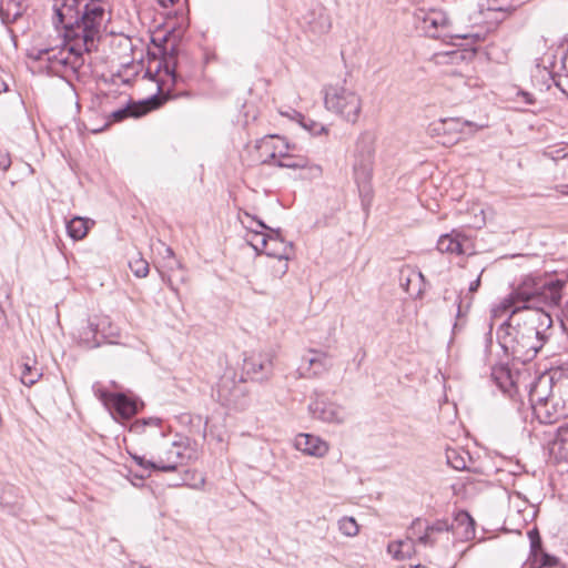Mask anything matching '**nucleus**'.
<instances>
[{
	"instance_id": "1",
	"label": "nucleus",
	"mask_w": 568,
	"mask_h": 568,
	"mask_svg": "<svg viewBox=\"0 0 568 568\" xmlns=\"http://www.w3.org/2000/svg\"><path fill=\"white\" fill-rule=\"evenodd\" d=\"M52 23L62 30L67 51L50 72L69 79L75 77L84 64V53L98 48V43L111 20L109 0H53Z\"/></svg>"
},
{
	"instance_id": "2",
	"label": "nucleus",
	"mask_w": 568,
	"mask_h": 568,
	"mask_svg": "<svg viewBox=\"0 0 568 568\" xmlns=\"http://www.w3.org/2000/svg\"><path fill=\"white\" fill-rule=\"evenodd\" d=\"M531 361L532 356L521 355L520 351L515 348L511 368L499 365L491 369V378L504 393L509 394L510 398L517 403V410L525 422L528 419L527 412L532 409Z\"/></svg>"
},
{
	"instance_id": "3",
	"label": "nucleus",
	"mask_w": 568,
	"mask_h": 568,
	"mask_svg": "<svg viewBox=\"0 0 568 568\" xmlns=\"http://www.w3.org/2000/svg\"><path fill=\"white\" fill-rule=\"evenodd\" d=\"M375 144L376 138L372 132H362L356 140L353 154L354 179L363 206H368L373 197L371 181L375 160Z\"/></svg>"
},
{
	"instance_id": "4",
	"label": "nucleus",
	"mask_w": 568,
	"mask_h": 568,
	"mask_svg": "<svg viewBox=\"0 0 568 568\" xmlns=\"http://www.w3.org/2000/svg\"><path fill=\"white\" fill-rule=\"evenodd\" d=\"M323 93L327 111L348 123H357L362 113L363 99L353 85L344 80L325 85Z\"/></svg>"
},
{
	"instance_id": "5",
	"label": "nucleus",
	"mask_w": 568,
	"mask_h": 568,
	"mask_svg": "<svg viewBox=\"0 0 568 568\" xmlns=\"http://www.w3.org/2000/svg\"><path fill=\"white\" fill-rule=\"evenodd\" d=\"M532 301V277L526 276L525 280L500 303L491 308V321H497L504 316L507 320L501 323V326H509L520 333L521 322L519 315L523 311L531 308L530 302Z\"/></svg>"
},
{
	"instance_id": "6",
	"label": "nucleus",
	"mask_w": 568,
	"mask_h": 568,
	"mask_svg": "<svg viewBox=\"0 0 568 568\" xmlns=\"http://www.w3.org/2000/svg\"><path fill=\"white\" fill-rule=\"evenodd\" d=\"M532 301V277L526 276L525 280L500 303L491 308V321H497L504 316L507 320L501 323V326H509L520 333L521 322L519 315L523 311L531 308L530 302Z\"/></svg>"
},
{
	"instance_id": "7",
	"label": "nucleus",
	"mask_w": 568,
	"mask_h": 568,
	"mask_svg": "<svg viewBox=\"0 0 568 568\" xmlns=\"http://www.w3.org/2000/svg\"><path fill=\"white\" fill-rule=\"evenodd\" d=\"M187 60V55L185 53L178 54L174 47L170 50H168V47L163 48L160 69H163L166 80H161L159 83V92L166 100L179 97L180 93L173 92L172 87L191 75Z\"/></svg>"
},
{
	"instance_id": "8",
	"label": "nucleus",
	"mask_w": 568,
	"mask_h": 568,
	"mask_svg": "<svg viewBox=\"0 0 568 568\" xmlns=\"http://www.w3.org/2000/svg\"><path fill=\"white\" fill-rule=\"evenodd\" d=\"M483 128L485 125H478L459 118H445L432 122L428 126V133L430 136L437 138L443 145L450 146L463 140L465 135L477 132Z\"/></svg>"
},
{
	"instance_id": "9",
	"label": "nucleus",
	"mask_w": 568,
	"mask_h": 568,
	"mask_svg": "<svg viewBox=\"0 0 568 568\" xmlns=\"http://www.w3.org/2000/svg\"><path fill=\"white\" fill-rule=\"evenodd\" d=\"M567 288L568 281L564 275L535 274V306H558L562 296L567 294Z\"/></svg>"
},
{
	"instance_id": "10",
	"label": "nucleus",
	"mask_w": 568,
	"mask_h": 568,
	"mask_svg": "<svg viewBox=\"0 0 568 568\" xmlns=\"http://www.w3.org/2000/svg\"><path fill=\"white\" fill-rule=\"evenodd\" d=\"M234 369H226L216 384L215 395L223 406L244 409L247 405V389L244 381H237Z\"/></svg>"
},
{
	"instance_id": "11",
	"label": "nucleus",
	"mask_w": 568,
	"mask_h": 568,
	"mask_svg": "<svg viewBox=\"0 0 568 568\" xmlns=\"http://www.w3.org/2000/svg\"><path fill=\"white\" fill-rule=\"evenodd\" d=\"M114 336H118V328L108 316L89 318L87 326L80 332L81 341L90 348L98 347Z\"/></svg>"
},
{
	"instance_id": "12",
	"label": "nucleus",
	"mask_w": 568,
	"mask_h": 568,
	"mask_svg": "<svg viewBox=\"0 0 568 568\" xmlns=\"http://www.w3.org/2000/svg\"><path fill=\"white\" fill-rule=\"evenodd\" d=\"M418 28L429 38L439 39L448 36L449 20L442 10L430 9L425 11L419 9L415 13Z\"/></svg>"
},
{
	"instance_id": "13",
	"label": "nucleus",
	"mask_w": 568,
	"mask_h": 568,
	"mask_svg": "<svg viewBox=\"0 0 568 568\" xmlns=\"http://www.w3.org/2000/svg\"><path fill=\"white\" fill-rule=\"evenodd\" d=\"M256 149L262 164L276 166V161L285 156L288 151L295 150V145H291L284 136L270 134L257 140Z\"/></svg>"
},
{
	"instance_id": "14",
	"label": "nucleus",
	"mask_w": 568,
	"mask_h": 568,
	"mask_svg": "<svg viewBox=\"0 0 568 568\" xmlns=\"http://www.w3.org/2000/svg\"><path fill=\"white\" fill-rule=\"evenodd\" d=\"M332 367V356L327 352L310 348L302 357L297 372L301 377L314 378L328 372Z\"/></svg>"
},
{
	"instance_id": "15",
	"label": "nucleus",
	"mask_w": 568,
	"mask_h": 568,
	"mask_svg": "<svg viewBox=\"0 0 568 568\" xmlns=\"http://www.w3.org/2000/svg\"><path fill=\"white\" fill-rule=\"evenodd\" d=\"M243 373L256 382L268 379L273 374V354L270 352L253 353L245 357Z\"/></svg>"
},
{
	"instance_id": "16",
	"label": "nucleus",
	"mask_w": 568,
	"mask_h": 568,
	"mask_svg": "<svg viewBox=\"0 0 568 568\" xmlns=\"http://www.w3.org/2000/svg\"><path fill=\"white\" fill-rule=\"evenodd\" d=\"M294 151H288L285 156L276 161V166L298 170V176L302 180H313L322 176L323 171L318 164L312 163L305 155L295 154Z\"/></svg>"
},
{
	"instance_id": "17",
	"label": "nucleus",
	"mask_w": 568,
	"mask_h": 568,
	"mask_svg": "<svg viewBox=\"0 0 568 568\" xmlns=\"http://www.w3.org/2000/svg\"><path fill=\"white\" fill-rule=\"evenodd\" d=\"M308 409L314 418L326 423L341 424L346 417V413L342 406L323 398L312 400L308 405Z\"/></svg>"
},
{
	"instance_id": "18",
	"label": "nucleus",
	"mask_w": 568,
	"mask_h": 568,
	"mask_svg": "<svg viewBox=\"0 0 568 568\" xmlns=\"http://www.w3.org/2000/svg\"><path fill=\"white\" fill-rule=\"evenodd\" d=\"M469 237L458 230L443 234L437 241V250L442 253L463 255L468 252Z\"/></svg>"
},
{
	"instance_id": "19",
	"label": "nucleus",
	"mask_w": 568,
	"mask_h": 568,
	"mask_svg": "<svg viewBox=\"0 0 568 568\" xmlns=\"http://www.w3.org/2000/svg\"><path fill=\"white\" fill-rule=\"evenodd\" d=\"M183 458V447L178 442H172L163 454L155 456L158 469L163 473L175 471L182 464Z\"/></svg>"
},
{
	"instance_id": "20",
	"label": "nucleus",
	"mask_w": 568,
	"mask_h": 568,
	"mask_svg": "<svg viewBox=\"0 0 568 568\" xmlns=\"http://www.w3.org/2000/svg\"><path fill=\"white\" fill-rule=\"evenodd\" d=\"M537 373L538 375L535 377V402L550 399L555 379L560 375V372L554 367H545Z\"/></svg>"
},
{
	"instance_id": "21",
	"label": "nucleus",
	"mask_w": 568,
	"mask_h": 568,
	"mask_svg": "<svg viewBox=\"0 0 568 568\" xmlns=\"http://www.w3.org/2000/svg\"><path fill=\"white\" fill-rule=\"evenodd\" d=\"M253 221H255V223L257 224V226L262 230H267L268 233L265 234L261 231H255L254 232V236L260 239V244H253V248L257 252V253H264L265 255L268 256V253H270V248L272 247H278V244L275 242V240L277 241H281V242H286L283 236H282V233H281V230H273L271 227H268L263 221L261 220H255L254 217H252Z\"/></svg>"
},
{
	"instance_id": "22",
	"label": "nucleus",
	"mask_w": 568,
	"mask_h": 568,
	"mask_svg": "<svg viewBox=\"0 0 568 568\" xmlns=\"http://www.w3.org/2000/svg\"><path fill=\"white\" fill-rule=\"evenodd\" d=\"M294 446L302 453L315 457H323L328 452L326 442L311 434H298L294 439Z\"/></svg>"
},
{
	"instance_id": "23",
	"label": "nucleus",
	"mask_w": 568,
	"mask_h": 568,
	"mask_svg": "<svg viewBox=\"0 0 568 568\" xmlns=\"http://www.w3.org/2000/svg\"><path fill=\"white\" fill-rule=\"evenodd\" d=\"M546 449L555 463H568V426L558 428Z\"/></svg>"
},
{
	"instance_id": "24",
	"label": "nucleus",
	"mask_w": 568,
	"mask_h": 568,
	"mask_svg": "<svg viewBox=\"0 0 568 568\" xmlns=\"http://www.w3.org/2000/svg\"><path fill=\"white\" fill-rule=\"evenodd\" d=\"M278 247L270 248L268 256L275 260V264L272 265L273 274L276 277H282L288 270V260L293 252V244L291 242H281L275 240Z\"/></svg>"
},
{
	"instance_id": "25",
	"label": "nucleus",
	"mask_w": 568,
	"mask_h": 568,
	"mask_svg": "<svg viewBox=\"0 0 568 568\" xmlns=\"http://www.w3.org/2000/svg\"><path fill=\"white\" fill-rule=\"evenodd\" d=\"M453 534L460 540L475 537V520L466 510H459L450 523Z\"/></svg>"
},
{
	"instance_id": "26",
	"label": "nucleus",
	"mask_w": 568,
	"mask_h": 568,
	"mask_svg": "<svg viewBox=\"0 0 568 568\" xmlns=\"http://www.w3.org/2000/svg\"><path fill=\"white\" fill-rule=\"evenodd\" d=\"M535 337L541 343H548L552 336V317L541 306H535Z\"/></svg>"
},
{
	"instance_id": "27",
	"label": "nucleus",
	"mask_w": 568,
	"mask_h": 568,
	"mask_svg": "<svg viewBox=\"0 0 568 568\" xmlns=\"http://www.w3.org/2000/svg\"><path fill=\"white\" fill-rule=\"evenodd\" d=\"M27 8V0H0V19L2 23H14L23 16Z\"/></svg>"
},
{
	"instance_id": "28",
	"label": "nucleus",
	"mask_w": 568,
	"mask_h": 568,
	"mask_svg": "<svg viewBox=\"0 0 568 568\" xmlns=\"http://www.w3.org/2000/svg\"><path fill=\"white\" fill-rule=\"evenodd\" d=\"M64 51H67V45L63 41L62 47L32 49L29 57L33 60L44 62L48 72H51L60 60V53H63Z\"/></svg>"
},
{
	"instance_id": "29",
	"label": "nucleus",
	"mask_w": 568,
	"mask_h": 568,
	"mask_svg": "<svg viewBox=\"0 0 568 568\" xmlns=\"http://www.w3.org/2000/svg\"><path fill=\"white\" fill-rule=\"evenodd\" d=\"M110 409L114 410L121 418L129 419L139 410L138 403L122 393L112 396Z\"/></svg>"
},
{
	"instance_id": "30",
	"label": "nucleus",
	"mask_w": 568,
	"mask_h": 568,
	"mask_svg": "<svg viewBox=\"0 0 568 568\" xmlns=\"http://www.w3.org/2000/svg\"><path fill=\"white\" fill-rule=\"evenodd\" d=\"M150 110V105L146 101L143 102H130L125 106L113 111L110 114L112 122H121L128 118H140Z\"/></svg>"
},
{
	"instance_id": "31",
	"label": "nucleus",
	"mask_w": 568,
	"mask_h": 568,
	"mask_svg": "<svg viewBox=\"0 0 568 568\" xmlns=\"http://www.w3.org/2000/svg\"><path fill=\"white\" fill-rule=\"evenodd\" d=\"M560 415L558 406L551 404L549 399L535 402V418L540 424H554L559 419Z\"/></svg>"
},
{
	"instance_id": "32",
	"label": "nucleus",
	"mask_w": 568,
	"mask_h": 568,
	"mask_svg": "<svg viewBox=\"0 0 568 568\" xmlns=\"http://www.w3.org/2000/svg\"><path fill=\"white\" fill-rule=\"evenodd\" d=\"M128 453L134 463L141 468V473L134 475V478L139 481V485H142L144 479L150 477L153 471H159L155 456H152V458L148 459L145 456L138 455L130 450H128ZM133 484L138 485L135 481H133Z\"/></svg>"
},
{
	"instance_id": "33",
	"label": "nucleus",
	"mask_w": 568,
	"mask_h": 568,
	"mask_svg": "<svg viewBox=\"0 0 568 568\" xmlns=\"http://www.w3.org/2000/svg\"><path fill=\"white\" fill-rule=\"evenodd\" d=\"M535 78H540L542 81V85H545L546 90H549L551 85H556L561 92L568 95V79H565V75H559L554 72L548 71L546 68H540L537 64V74Z\"/></svg>"
},
{
	"instance_id": "34",
	"label": "nucleus",
	"mask_w": 568,
	"mask_h": 568,
	"mask_svg": "<svg viewBox=\"0 0 568 568\" xmlns=\"http://www.w3.org/2000/svg\"><path fill=\"white\" fill-rule=\"evenodd\" d=\"M539 562L537 568H555L560 566V559L554 555L546 552L541 546V538L535 528V564Z\"/></svg>"
},
{
	"instance_id": "35",
	"label": "nucleus",
	"mask_w": 568,
	"mask_h": 568,
	"mask_svg": "<svg viewBox=\"0 0 568 568\" xmlns=\"http://www.w3.org/2000/svg\"><path fill=\"white\" fill-rule=\"evenodd\" d=\"M452 531L450 523L447 519H437L432 525H426V532L419 535V544L433 547L436 542L434 535L437 532Z\"/></svg>"
},
{
	"instance_id": "36",
	"label": "nucleus",
	"mask_w": 568,
	"mask_h": 568,
	"mask_svg": "<svg viewBox=\"0 0 568 568\" xmlns=\"http://www.w3.org/2000/svg\"><path fill=\"white\" fill-rule=\"evenodd\" d=\"M42 376L41 369L37 366L36 361L31 363L30 358L27 357L21 364L20 379L26 386L34 385Z\"/></svg>"
},
{
	"instance_id": "37",
	"label": "nucleus",
	"mask_w": 568,
	"mask_h": 568,
	"mask_svg": "<svg viewBox=\"0 0 568 568\" xmlns=\"http://www.w3.org/2000/svg\"><path fill=\"white\" fill-rule=\"evenodd\" d=\"M88 223V219H83L80 216L71 219L70 221L67 222L68 235L75 241L82 240L89 231Z\"/></svg>"
},
{
	"instance_id": "38",
	"label": "nucleus",
	"mask_w": 568,
	"mask_h": 568,
	"mask_svg": "<svg viewBox=\"0 0 568 568\" xmlns=\"http://www.w3.org/2000/svg\"><path fill=\"white\" fill-rule=\"evenodd\" d=\"M415 541L412 538L392 542L388 545V552L396 559H405L412 556L414 551Z\"/></svg>"
},
{
	"instance_id": "39",
	"label": "nucleus",
	"mask_w": 568,
	"mask_h": 568,
	"mask_svg": "<svg viewBox=\"0 0 568 568\" xmlns=\"http://www.w3.org/2000/svg\"><path fill=\"white\" fill-rule=\"evenodd\" d=\"M161 425H162V419L158 418V417L140 418V419L134 420L130 425L129 430H130V433H133V434H143L145 432L146 427L161 428ZM159 435L163 439L165 438V434L162 429H159Z\"/></svg>"
},
{
	"instance_id": "40",
	"label": "nucleus",
	"mask_w": 568,
	"mask_h": 568,
	"mask_svg": "<svg viewBox=\"0 0 568 568\" xmlns=\"http://www.w3.org/2000/svg\"><path fill=\"white\" fill-rule=\"evenodd\" d=\"M435 60L438 64H458L465 60V53L460 50L439 52L435 54Z\"/></svg>"
},
{
	"instance_id": "41",
	"label": "nucleus",
	"mask_w": 568,
	"mask_h": 568,
	"mask_svg": "<svg viewBox=\"0 0 568 568\" xmlns=\"http://www.w3.org/2000/svg\"><path fill=\"white\" fill-rule=\"evenodd\" d=\"M338 529L343 535L347 537H354L359 531V527L356 520L353 517L347 516L338 520Z\"/></svg>"
},
{
	"instance_id": "42",
	"label": "nucleus",
	"mask_w": 568,
	"mask_h": 568,
	"mask_svg": "<svg viewBox=\"0 0 568 568\" xmlns=\"http://www.w3.org/2000/svg\"><path fill=\"white\" fill-rule=\"evenodd\" d=\"M297 116L300 118V123L302 126L312 135H321L322 133L326 132V128L322 123H318L310 118H305L301 113H297Z\"/></svg>"
},
{
	"instance_id": "43",
	"label": "nucleus",
	"mask_w": 568,
	"mask_h": 568,
	"mask_svg": "<svg viewBox=\"0 0 568 568\" xmlns=\"http://www.w3.org/2000/svg\"><path fill=\"white\" fill-rule=\"evenodd\" d=\"M447 464L456 470H464L467 468V460L455 449H447L446 452Z\"/></svg>"
},
{
	"instance_id": "44",
	"label": "nucleus",
	"mask_w": 568,
	"mask_h": 568,
	"mask_svg": "<svg viewBox=\"0 0 568 568\" xmlns=\"http://www.w3.org/2000/svg\"><path fill=\"white\" fill-rule=\"evenodd\" d=\"M129 266L132 273L140 278L145 277L150 272V265L148 261L142 257L134 258L130 261Z\"/></svg>"
},
{
	"instance_id": "45",
	"label": "nucleus",
	"mask_w": 568,
	"mask_h": 568,
	"mask_svg": "<svg viewBox=\"0 0 568 568\" xmlns=\"http://www.w3.org/2000/svg\"><path fill=\"white\" fill-rule=\"evenodd\" d=\"M426 525L427 524L420 518L414 519L408 528V538H412L414 541L416 539V541L419 544V535L426 532Z\"/></svg>"
},
{
	"instance_id": "46",
	"label": "nucleus",
	"mask_w": 568,
	"mask_h": 568,
	"mask_svg": "<svg viewBox=\"0 0 568 568\" xmlns=\"http://www.w3.org/2000/svg\"><path fill=\"white\" fill-rule=\"evenodd\" d=\"M193 477H194V473L193 471L185 470L184 475L179 480L173 483L172 486H174V487L189 486V487H192V488H195V489L202 488L204 486V484H205V478L201 477L199 484H190L189 480L191 478H193Z\"/></svg>"
},
{
	"instance_id": "47",
	"label": "nucleus",
	"mask_w": 568,
	"mask_h": 568,
	"mask_svg": "<svg viewBox=\"0 0 568 568\" xmlns=\"http://www.w3.org/2000/svg\"><path fill=\"white\" fill-rule=\"evenodd\" d=\"M320 21L313 27V30L318 33H325L331 29V20L327 14L320 13Z\"/></svg>"
},
{
	"instance_id": "48",
	"label": "nucleus",
	"mask_w": 568,
	"mask_h": 568,
	"mask_svg": "<svg viewBox=\"0 0 568 568\" xmlns=\"http://www.w3.org/2000/svg\"><path fill=\"white\" fill-rule=\"evenodd\" d=\"M99 398L103 402V404L110 408L112 405V396L116 395L118 393H110L105 389H99L98 390Z\"/></svg>"
},
{
	"instance_id": "49",
	"label": "nucleus",
	"mask_w": 568,
	"mask_h": 568,
	"mask_svg": "<svg viewBox=\"0 0 568 568\" xmlns=\"http://www.w3.org/2000/svg\"><path fill=\"white\" fill-rule=\"evenodd\" d=\"M11 166V158L9 152L0 150V170L7 171Z\"/></svg>"
},
{
	"instance_id": "50",
	"label": "nucleus",
	"mask_w": 568,
	"mask_h": 568,
	"mask_svg": "<svg viewBox=\"0 0 568 568\" xmlns=\"http://www.w3.org/2000/svg\"><path fill=\"white\" fill-rule=\"evenodd\" d=\"M164 266L169 270V271H174V270H180L183 267L182 263L180 260H178L175 256H173V258H169L165 261V264Z\"/></svg>"
},
{
	"instance_id": "51",
	"label": "nucleus",
	"mask_w": 568,
	"mask_h": 568,
	"mask_svg": "<svg viewBox=\"0 0 568 568\" xmlns=\"http://www.w3.org/2000/svg\"><path fill=\"white\" fill-rule=\"evenodd\" d=\"M9 91V83L3 78L2 72L0 71V94Z\"/></svg>"
},
{
	"instance_id": "52",
	"label": "nucleus",
	"mask_w": 568,
	"mask_h": 568,
	"mask_svg": "<svg viewBox=\"0 0 568 568\" xmlns=\"http://www.w3.org/2000/svg\"><path fill=\"white\" fill-rule=\"evenodd\" d=\"M480 286V275L475 280L473 281L470 284H469V287H468V291L469 293H475L478 291Z\"/></svg>"
},
{
	"instance_id": "53",
	"label": "nucleus",
	"mask_w": 568,
	"mask_h": 568,
	"mask_svg": "<svg viewBox=\"0 0 568 568\" xmlns=\"http://www.w3.org/2000/svg\"><path fill=\"white\" fill-rule=\"evenodd\" d=\"M162 281L168 284V286L173 291L176 292V288L173 286L171 277L169 275H165L163 272L159 271Z\"/></svg>"
},
{
	"instance_id": "54",
	"label": "nucleus",
	"mask_w": 568,
	"mask_h": 568,
	"mask_svg": "<svg viewBox=\"0 0 568 568\" xmlns=\"http://www.w3.org/2000/svg\"><path fill=\"white\" fill-rule=\"evenodd\" d=\"M255 231L263 232L264 230L260 229L257 225H256V229H251L252 236H251L250 243H251L252 246H253V244H260V239L254 236V232Z\"/></svg>"
},
{
	"instance_id": "55",
	"label": "nucleus",
	"mask_w": 568,
	"mask_h": 568,
	"mask_svg": "<svg viewBox=\"0 0 568 568\" xmlns=\"http://www.w3.org/2000/svg\"><path fill=\"white\" fill-rule=\"evenodd\" d=\"M173 256H175L174 251L170 246H165L163 254L164 261L173 258Z\"/></svg>"
},
{
	"instance_id": "56",
	"label": "nucleus",
	"mask_w": 568,
	"mask_h": 568,
	"mask_svg": "<svg viewBox=\"0 0 568 568\" xmlns=\"http://www.w3.org/2000/svg\"><path fill=\"white\" fill-rule=\"evenodd\" d=\"M526 536L529 539V557H530L532 555V537H534L532 529H528L526 531Z\"/></svg>"
},
{
	"instance_id": "57",
	"label": "nucleus",
	"mask_w": 568,
	"mask_h": 568,
	"mask_svg": "<svg viewBox=\"0 0 568 568\" xmlns=\"http://www.w3.org/2000/svg\"><path fill=\"white\" fill-rule=\"evenodd\" d=\"M463 316V311H462V297L458 296L457 297V317H460Z\"/></svg>"
},
{
	"instance_id": "58",
	"label": "nucleus",
	"mask_w": 568,
	"mask_h": 568,
	"mask_svg": "<svg viewBox=\"0 0 568 568\" xmlns=\"http://www.w3.org/2000/svg\"><path fill=\"white\" fill-rule=\"evenodd\" d=\"M465 84L469 87H479L477 79H475L474 81L471 79H468L467 81H465Z\"/></svg>"
},
{
	"instance_id": "59",
	"label": "nucleus",
	"mask_w": 568,
	"mask_h": 568,
	"mask_svg": "<svg viewBox=\"0 0 568 568\" xmlns=\"http://www.w3.org/2000/svg\"><path fill=\"white\" fill-rule=\"evenodd\" d=\"M562 150H556L555 153L556 154H551V159H559V158H564L565 154H561Z\"/></svg>"
},
{
	"instance_id": "60",
	"label": "nucleus",
	"mask_w": 568,
	"mask_h": 568,
	"mask_svg": "<svg viewBox=\"0 0 568 568\" xmlns=\"http://www.w3.org/2000/svg\"><path fill=\"white\" fill-rule=\"evenodd\" d=\"M562 315H564L565 320L568 322V301H567L566 306L562 310Z\"/></svg>"
},
{
	"instance_id": "61",
	"label": "nucleus",
	"mask_w": 568,
	"mask_h": 568,
	"mask_svg": "<svg viewBox=\"0 0 568 568\" xmlns=\"http://www.w3.org/2000/svg\"><path fill=\"white\" fill-rule=\"evenodd\" d=\"M562 194H568V185H564L561 190Z\"/></svg>"
},
{
	"instance_id": "62",
	"label": "nucleus",
	"mask_w": 568,
	"mask_h": 568,
	"mask_svg": "<svg viewBox=\"0 0 568 568\" xmlns=\"http://www.w3.org/2000/svg\"><path fill=\"white\" fill-rule=\"evenodd\" d=\"M524 95L527 98V100H526V101H527L528 103H532V100L530 99L529 93L525 92V93H524Z\"/></svg>"
},
{
	"instance_id": "63",
	"label": "nucleus",
	"mask_w": 568,
	"mask_h": 568,
	"mask_svg": "<svg viewBox=\"0 0 568 568\" xmlns=\"http://www.w3.org/2000/svg\"><path fill=\"white\" fill-rule=\"evenodd\" d=\"M455 37H456V38H460V39H466V38H467V36H466V34H463V36H462V34H456Z\"/></svg>"
},
{
	"instance_id": "64",
	"label": "nucleus",
	"mask_w": 568,
	"mask_h": 568,
	"mask_svg": "<svg viewBox=\"0 0 568 568\" xmlns=\"http://www.w3.org/2000/svg\"><path fill=\"white\" fill-rule=\"evenodd\" d=\"M412 568H427V567H425V566H423V565H415V566H414V567H412Z\"/></svg>"
}]
</instances>
